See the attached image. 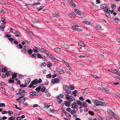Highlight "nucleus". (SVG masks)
<instances>
[{"label":"nucleus","instance_id":"obj_15","mask_svg":"<svg viewBox=\"0 0 120 120\" xmlns=\"http://www.w3.org/2000/svg\"><path fill=\"white\" fill-rule=\"evenodd\" d=\"M44 86V84H41L40 86H39L38 87H37L35 89V90H41V87H42V86Z\"/></svg>","mask_w":120,"mask_h":120},{"label":"nucleus","instance_id":"obj_30","mask_svg":"<svg viewBox=\"0 0 120 120\" xmlns=\"http://www.w3.org/2000/svg\"><path fill=\"white\" fill-rule=\"evenodd\" d=\"M33 52V50L31 49H29L28 50V52L30 55H31Z\"/></svg>","mask_w":120,"mask_h":120},{"label":"nucleus","instance_id":"obj_20","mask_svg":"<svg viewBox=\"0 0 120 120\" xmlns=\"http://www.w3.org/2000/svg\"><path fill=\"white\" fill-rule=\"evenodd\" d=\"M19 33L18 31H15L14 33V34L16 37L19 36Z\"/></svg>","mask_w":120,"mask_h":120},{"label":"nucleus","instance_id":"obj_32","mask_svg":"<svg viewBox=\"0 0 120 120\" xmlns=\"http://www.w3.org/2000/svg\"><path fill=\"white\" fill-rule=\"evenodd\" d=\"M108 89L107 87L105 85H103L101 88V90H107Z\"/></svg>","mask_w":120,"mask_h":120},{"label":"nucleus","instance_id":"obj_51","mask_svg":"<svg viewBox=\"0 0 120 120\" xmlns=\"http://www.w3.org/2000/svg\"><path fill=\"white\" fill-rule=\"evenodd\" d=\"M7 68L6 67H4L3 69H2V72H5L7 70Z\"/></svg>","mask_w":120,"mask_h":120},{"label":"nucleus","instance_id":"obj_38","mask_svg":"<svg viewBox=\"0 0 120 120\" xmlns=\"http://www.w3.org/2000/svg\"><path fill=\"white\" fill-rule=\"evenodd\" d=\"M37 55V54H36L35 53H34L32 54L31 55V57L32 58H35L36 56Z\"/></svg>","mask_w":120,"mask_h":120},{"label":"nucleus","instance_id":"obj_50","mask_svg":"<svg viewBox=\"0 0 120 120\" xmlns=\"http://www.w3.org/2000/svg\"><path fill=\"white\" fill-rule=\"evenodd\" d=\"M62 60V61L63 63V64H65L67 66V65L68 66V64L65 61L63 60Z\"/></svg>","mask_w":120,"mask_h":120},{"label":"nucleus","instance_id":"obj_5","mask_svg":"<svg viewBox=\"0 0 120 120\" xmlns=\"http://www.w3.org/2000/svg\"><path fill=\"white\" fill-rule=\"evenodd\" d=\"M79 107L76 103L75 102H74L71 105V108L73 109H77Z\"/></svg>","mask_w":120,"mask_h":120},{"label":"nucleus","instance_id":"obj_64","mask_svg":"<svg viewBox=\"0 0 120 120\" xmlns=\"http://www.w3.org/2000/svg\"><path fill=\"white\" fill-rule=\"evenodd\" d=\"M115 94L118 97L120 98V94L117 93H116L115 94Z\"/></svg>","mask_w":120,"mask_h":120},{"label":"nucleus","instance_id":"obj_41","mask_svg":"<svg viewBox=\"0 0 120 120\" xmlns=\"http://www.w3.org/2000/svg\"><path fill=\"white\" fill-rule=\"evenodd\" d=\"M52 64L50 62H48L47 64V66L49 68L51 66Z\"/></svg>","mask_w":120,"mask_h":120},{"label":"nucleus","instance_id":"obj_35","mask_svg":"<svg viewBox=\"0 0 120 120\" xmlns=\"http://www.w3.org/2000/svg\"><path fill=\"white\" fill-rule=\"evenodd\" d=\"M77 92V90H74L73 92L72 93L73 94V96L74 97H76V93Z\"/></svg>","mask_w":120,"mask_h":120},{"label":"nucleus","instance_id":"obj_34","mask_svg":"<svg viewBox=\"0 0 120 120\" xmlns=\"http://www.w3.org/2000/svg\"><path fill=\"white\" fill-rule=\"evenodd\" d=\"M76 111L75 109L73 110L71 112V114L72 115H74L76 113Z\"/></svg>","mask_w":120,"mask_h":120},{"label":"nucleus","instance_id":"obj_6","mask_svg":"<svg viewBox=\"0 0 120 120\" xmlns=\"http://www.w3.org/2000/svg\"><path fill=\"white\" fill-rule=\"evenodd\" d=\"M19 91H20L19 92V94L21 95H23V96L27 94L26 92L25 91V90H19Z\"/></svg>","mask_w":120,"mask_h":120},{"label":"nucleus","instance_id":"obj_18","mask_svg":"<svg viewBox=\"0 0 120 120\" xmlns=\"http://www.w3.org/2000/svg\"><path fill=\"white\" fill-rule=\"evenodd\" d=\"M39 50L42 53H43L45 54V53L47 52L45 49L43 48H40V50Z\"/></svg>","mask_w":120,"mask_h":120},{"label":"nucleus","instance_id":"obj_53","mask_svg":"<svg viewBox=\"0 0 120 120\" xmlns=\"http://www.w3.org/2000/svg\"><path fill=\"white\" fill-rule=\"evenodd\" d=\"M17 74L16 73H15L13 74L12 75V78L13 79H14L15 77H17Z\"/></svg>","mask_w":120,"mask_h":120},{"label":"nucleus","instance_id":"obj_37","mask_svg":"<svg viewBox=\"0 0 120 120\" xmlns=\"http://www.w3.org/2000/svg\"><path fill=\"white\" fill-rule=\"evenodd\" d=\"M99 103H101L103 104L104 103H105V101L103 99H100L99 100Z\"/></svg>","mask_w":120,"mask_h":120},{"label":"nucleus","instance_id":"obj_43","mask_svg":"<svg viewBox=\"0 0 120 120\" xmlns=\"http://www.w3.org/2000/svg\"><path fill=\"white\" fill-rule=\"evenodd\" d=\"M60 97L61 98H63L64 97V95L62 94H60L59 96H57V98L58 99H60L59 97Z\"/></svg>","mask_w":120,"mask_h":120},{"label":"nucleus","instance_id":"obj_1","mask_svg":"<svg viewBox=\"0 0 120 120\" xmlns=\"http://www.w3.org/2000/svg\"><path fill=\"white\" fill-rule=\"evenodd\" d=\"M37 91L35 92H31L30 93V97H32L34 95H38L39 94V91H41V92H45V93L48 92V90H36Z\"/></svg>","mask_w":120,"mask_h":120},{"label":"nucleus","instance_id":"obj_52","mask_svg":"<svg viewBox=\"0 0 120 120\" xmlns=\"http://www.w3.org/2000/svg\"><path fill=\"white\" fill-rule=\"evenodd\" d=\"M80 15V16L82 18H84L85 17L84 14L82 13H81L79 14V15Z\"/></svg>","mask_w":120,"mask_h":120},{"label":"nucleus","instance_id":"obj_47","mask_svg":"<svg viewBox=\"0 0 120 120\" xmlns=\"http://www.w3.org/2000/svg\"><path fill=\"white\" fill-rule=\"evenodd\" d=\"M0 12L1 14H5L6 13V11L3 9H1L0 11Z\"/></svg>","mask_w":120,"mask_h":120},{"label":"nucleus","instance_id":"obj_60","mask_svg":"<svg viewBox=\"0 0 120 120\" xmlns=\"http://www.w3.org/2000/svg\"><path fill=\"white\" fill-rule=\"evenodd\" d=\"M51 76V75L50 74H49L46 76L47 78H50Z\"/></svg>","mask_w":120,"mask_h":120},{"label":"nucleus","instance_id":"obj_16","mask_svg":"<svg viewBox=\"0 0 120 120\" xmlns=\"http://www.w3.org/2000/svg\"><path fill=\"white\" fill-rule=\"evenodd\" d=\"M62 45L63 47L66 49H68L69 48V46L66 44L63 43L62 44Z\"/></svg>","mask_w":120,"mask_h":120},{"label":"nucleus","instance_id":"obj_7","mask_svg":"<svg viewBox=\"0 0 120 120\" xmlns=\"http://www.w3.org/2000/svg\"><path fill=\"white\" fill-rule=\"evenodd\" d=\"M68 1L72 7H76V5L73 2L72 0H68Z\"/></svg>","mask_w":120,"mask_h":120},{"label":"nucleus","instance_id":"obj_28","mask_svg":"<svg viewBox=\"0 0 120 120\" xmlns=\"http://www.w3.org/2000/svg\"><path fill=\"white\" fill-rule=\"evenodd\" d=\"M113 116H114L116 120H119L120 119V117L118 115H115V113Z\"/></svg>","mask_w":120,"mask_h":120},{"label":"nucleus","instance_id":"obj_29","mask_svg":"<svg viewBox=\"0 0 120 120\" xmlns=\"http://www.w3.org/2000/svg\"><path fill=\"white\" fill-rule=\"evenodd\" d=\"M83 23L87 25H90V22L89 21H82Z\"/></svg>","mask_w":120,"mask_h":120},{"label":"nucleus","instance_id":"obj_63","mask_svg":"<svg viewBox=\"0 0 120 120\" xmlns=\"http://www.w3.org/2000/svg\"><path fill=\"white\" fill-rule=\"evenodd\" d=\"M111 8H112V9H115L116 8V5L114 4H113L112 5Z\"/></svg>","mask_w":120,"mask_h":120},{"label":"nucleus","instance_id":"obj_17","mask_svg":"<svg viewBox=\"0 0 120 120\" xmlns=\"http://www.w3.org/2000/svg\"><path fill=\"white\" fill-rule=\"evenodd\" d=\"M106 5L105 4H101L100 5V7L102 9H104L106 8Z\"/></svg>","mask_w":120,"mask_h":120},{"label":"nucleus","instance_id":"obj_46","mask_svg":"<svg viewBox=\"0 0 120 120\" xmlns=\"http://www.w3.org/2000/svg\"><path fill=\"white\" fill-rule=\"evenodd\" d=\"M93 101L95 104H97V103H99V101L97 100L93 99Z\"/></svg>","mask_w":120,"mask_h":120},{"label":"nucleus","instance_id":"obj_26","mask_svg":"<svg viewBox=\"0 0 120 120\" xmlns=\"http://www.w3.org/2000/svg\"><path fill=\"white\" fill-rule=\"evenodd\" d=\"M5 27V25H4V24H3L2 26H0V28H1L0 29V30L2 31H3Z\"/></svg>","mask_w":120,"mask_h":120},{"label":"nucleus","instance_id":"obj_8","mask_svg":"<svg viewBox=\"0 0 120 120\" xmlns=\"http://www.w3.org/2000/svg\"><path fill=\"white\" fill-rule=\"evenodd\" d=\"M107 111L109 114L113 116L114 114V113L109 109H107Z\"/></svg>","mask_w":120,"mask_h":120},{"label":"nucleus","instance_id":"obj_19","mask_svg":"<svg viewBox=\"0 0 120 120\" xmlns=\"http://www.w3.org/2000/svg\"><path fill=\"white\" fill-rule=\"evenodd\" d=\"M66 91L64 93L65 96H67L68 95V94L71 92V90H66Z\"/></svg>","mask_w":120,"mask_h":120},{"label":"nucleus","instance_id":"obj_12","mask_svg":"<svg viewBox=\"0 0 120 120\" xmlns=\"http://www.w3.org/2000/svg\"><path fill=\"white\" fill-rule=\"evenodd\" d=\"M30 82V78H29L27 79L25 81V83L26 85H27L29 84Z\"/></svg>","mask_w":120,"mask_h":120},{"label":"nucleus","instance_id":"obj_54","mask_svg":"<svg viewBox=\"0 0 120 120\" xmlns=\"http://www.w3.org/2000/svg\"><path fill=\"white\" fill-rule=\"evenodd\" d=\"M14 118L15 117L14 116L13 117H10L8 118V120H14Z\"/></svg>","mask_w":120,"mask_h":120},{"label":"nucleus","instance_id":"obj_62","mask_svg":"<svg viewBox=\"0 0 120 120\" xmlns=\"http://www.w3.org/2000/svg\"><path fill=\"white\" fill-rule=\"evenodd\" d=\"M26 85L24 84H22L20 85V86L21 87H25L26 86Z\"/></svg>","mask_w":120,"mask_h":120},{"label":"nucleus","instance_id":"obj_21","mask_svg":"<svg viewBox=\"0 0 120 120\" xmlns=\"http://www.w3.org/2000/svg\"><path fill=\"white\" fill-rule=\"evenodd\" d=\"M105 14L109 18H111V15L109 12L106 11L105 12Z\"/></svg>","mask_w":120,"mask_h":120},{"label":"nucleus","instance_id":"obj_58","mask_svg":"<svg viewBox=\"0 0 120 120\" xmlns=\"http://www.w3.org/2000/svg\"><path fill=\"white\" fill-rule=\"evenodd\" d=\"M51 57V59H52L56 60L57 61H59V60H57L56 58L55 57H54L53 56H52Z\"/></svg>","mask_w":120,"mask_h":120},{"label":"nucleus","instance_id":"obj_33","mask_svg":"<svg viewBox=\"0 0 120 120\" xmlns=\"http://www.w3.org/2000/svg\"><path fill=\"white\" fill-rule=\"evenodd\" d=\"M8 112L9 115L10 116H11V114H12L13 113V112L9 110H8Z\"/></svg>","mask_w":120,"mask_h":120},{"label":"nucleus","instance_id":"obj_56","mask_svg":"<svg viewBox=\"0 0 120 120\" xmlns=\"http://www.w3.org/2000/svg\"><path fill=\"white\" fill-rule=\"evenodd\" d=\"M83 106L85 108L87 107V105L86 104L85 102H83Z\"/></svg>","mask_w":120,"mask_h":120},{"label":"nucleus","instance_id":"obj_36","mask_svg":"<svg viewBox=\"0 0 120 120\" xmlns=\"http://www.w3.org/2000/svg\"><path fill=\"white\" fill-rule=\"evenodd\" d=\"M78 26L77 25H74L73 26H71V28L73 30H76V29L77 28H76V27H77Z\"/></svg>","mask_w":120,"mask_h":120},{"label":"nucleus","instance_id":"obj_25","mask_svg":"<svg viewBox=\"0 0 120 120\" xmlns=\"http://www.w3.org/2000/svg\"><path fill=\"white\" fill-rule=\"evenodd\" d=\"M113 19L114 20V21L116 23H118L120 21V19L117 18H113Z\"/></svg>","mask_w":120,"mask_h":120},{"label":"nucleus","instance_id":"obj_61","mask_svg":"<svg viewBox=\"0 0 120 120\" xmlns=\"http://www.w3.org/2000/svg\"><path fill=\"white\" fill-rule=\"evenodd\" d=\"M17 46H19V48L22 49V46L21 44H20L18 45Z\"/></svg>","mask_w":120,"mask_h":120},{"label":"nucleus","instance_id":"obj_40","mask_svg":"<svg viewBox=\"0 0 120 120\" xmlns=\"http://www.w3.org/2000/svg\"><path fill=\"white\" fill-rule=\"evenodd\" d=\"M45 54H46L47 56L48 57L51 59V57L52 56L51 55L49 54V53H47V52L45 53Z\"/></svg>","mask_w":120,"mask_h":120},{"label":"nucleus","instance_id":"obj_3","mask_svg":"<svg viewBox=\"0 0 120 120\" xmlns=\"http://www.w3.org/2000/svg\"><path fill=\"white\" fill-rule=\"evenodd\" d=\"M60 81L59 79L58 78H55V79H52L51 80V82L52 84L58 83Z\"/></svg>","mask_w":120,"mask_h":120},{"label":"nucleus","instance_id":"obj_48","mask_svg":"<svg viewBox=\"0 0 120 120\" xmlns=\"http://www.w3.org/2000/svg\"><path fill=\"white\" fill-rule=\"evenodd\" d=\"M77 104L79 105H82V102L79 101H77Z\"/></svg>","mask_w":120,"mask_h":120},{"label":"nucleus","instance_id":"obj_24","mask_svg":"<svg viewBox=\"0 0 120 120\" xmlns=\"http://www.w3.org/2000/svg\"><path fill=\"white\" fill-rule=\"evenodd\" d=\"M54 50L57 52H60L61 51V49L59 48H55L54 49Z\"/></svg>","mask_w":120,"mask_h":120},{"label":"nucleus","instance_id":"obj_55","mask_svg":"<svg viewBox=\"0 0 120 120\" xmlns=\"http://www.w3.org/2000/svg\"><path fill=\"white\" fill-rule=\"evenodd\" d=\"M103 21H104V22H105L107 26H109V24L106 20H105V19H104L103 20Z\"/></svg>","mask_w":120,"mask_h":120},{"label":"nucleus","instance_id":"obj_59","mask_svg":"<svg viewBox=\"0 0 120 120\" xmlns=\"http://www.w3.org/2000/svg\"><path fill=\"white\" fill-rule=\"evenodd\" d=\"M46 65V64L45 62H43L41 64V65L43 67H45Z\"/></svg>","mask_w":120,"mask_h":120},{"label":"nucleus","instance_id":"obj_4","mask_svg":"<svg viewBox=\"0 0 120 120\" xmlns=\"http://www.w3.org/2000/svg\"><path fill=\"white\" fill-rule=\"evenodd\" d=\"M66 98L67 100H69L70 101H73L75 100L74 98L72 96H67Z\"/></svg>","mask_w":120,"mask_h":120},{"label":"nucleus","instance_id":"obj_27","mask_svg":"<svg viewBox=\"0 0 120 120\" xmlns=\"http://www.w3.org/2000/svg\"><path fill=\"white\" fill-rule=\"evenodd\" d=\"M52 16L53 17H57L59 16V14L58 13H55L52 15Z\"/></svg>","mask_w":120,"mask_h":120},{"label":"nucleus","instance_id":"obj_14","mask_svg":"<svg viewBox=\"0 0 120 120\" xmlns=\"http://www.w3.org/2000/svg\"><path fill=\"white\" fill-rule=\"evenodd\" d=\"M96 26L97 28L98 29L102 30H103V29L101 27L100 25H99V24H97Z\"/></svg>","mask_w":120,"mask_h":120},{"label":"nucleus","instance_id":"obj_49","mask_svg":"<svg viewBox=\"0 0 120 120\" xmlns=\"http://www.w3.org/2000/svg\"><path fill=\"white\" fill-rule=\"evenodd\" d=\"M42 80L41 79H39L38 80L37 79V82L38 83H40L42 82Z\"/></svg>","mask_w":120,"mask_h":120},{"label":"nucleus","instance_id":"obj_13","mask_svg":"<svg viewBox=\"0 0 120 120\" xmlns=\"http://www.w3.org/2000/svg\"><path fill=\"white\" fill-rule=\"evenodd\" d=\"M74 10L75 13L78 15H79L81 13V12L77 9L75 8L74 9Z\"/></svg>","mask_w":120,"mask_h":120},{"label":"nucleus","instance_id":"obj_22","mask_svg":"<svg viewBox=\"0 0 120 120\" xmlns=\"http://www.w3.org/2000/svg\"><path fill=\"white\" fill-rule=\"evenodd\" d=\"M5 73L7 76H8L9 75H11L12 74L11 72L9 71H7Z\"/></svg>","mask_w":120,"mask_h":120},{"label":"nucleus","instance_id":"obj_11","mask_svg":"<svg viewBox=\"0 0 120 120\" xmlns=\"http://www.w3.org/2000/svg\"><path fill=\"white\" fill-rule=\"evenodd\" d=\"M78 45L82 47H84L86 46V45L84 43L80 41H79Z\"/></svg>","mask_w":120,"mask_h":120},{"label":"nucleus","instance_id":"obj_42","mask_svg":"<svg viewBox=\"0 0 120 120\" xmlns=\"http://www.w3.org/2000/svg\"><path fill=\"white\" fill-rule=\"evenodd\" d=\"M91 115H94V112L91 111H89L88 112Z\"/></svg>","mask_w":120,"mask_h":120},{"label":"nucleus","instance_id":"obj_10","mask_svg":"<svg viewBox=\"0 0 120 120\" xmlns=\"http://www.w3.org/2000/svg\"><path fill=\"white\" fill-rule=\"evenodd\" d=\"M63 88L64 90H68L69 89V86L65 84L63 85Z\"/></svg>","mask_w":120,"mask_h":120},{"label":"nucleus","instance_id":"obj_23","mask_svg":"<svg viewBox=\"0 0 120 120\" xmlns=\"http://www.w3.org/2000/svg\"><path fill=\"white\" fill-rule=\"evenodd\" d=\"M95 105L97 106H106V104L105 103H104L103 104H96Z\"/></svg>","mask_w":120,"mask_h":120},{"label":"nucleus","instance_id":"obj_57","mask_svg":"<svg viewBox=\"0 0 120 120\" xmlns=\"http://www.w3.org/2000/svg\"><path fill=\"white\" fill-rule=\"evenodd\" d=\"M25 98H22V99H21V104H23L25 101Z\"/></svg>","mask_w":120,"mask_h":120},{"label":"nucleus","instance_id":"obj_45","mask_svg":"<svg viewBox=\"0 0 120 120\" xmlns=\"http://www.w3.org/2000/svg\"><path fill=\"white\" fill-rule=\"evenodd\" d=\"M8 82L10 83H13L14 82V81L13 80L10 79H9Z\"/></svg>","mask_w":120,"mask_h":120},{"label":"nucleus","instance_id":"obj_31","mask_svg":"<svg viewBox=\"0 0 120 120\" xmlns=\"http://www.w3.org/2000/svg\"><path fill=\"white\" fill-rule=\"evenodd\" d=\"M69 89L71 90H73L75 89V87L72 85H69Z\"/></svg>","mask_w":120,"mask_h":120},{"label":"nucleus","instance_id":"obj_2","mask_svg":"<svg viewBox=\"0 0 120 120\" xmlns=\"http://www.w3.org/2000/svg\"><path fill=\"white\" fill-rule=\"evenodd\" d=\"M37 83H38L37 82V79H35L31 81L30 85L28 86V87L30 88H35L36 86H35L34 85H36Z\"/></svg>","mask_w":120,"mask_h":120},{"label":"nucleus","instance_id":"obj_39","mask_svg":"<svg viewBox=\"0 0 120 120\" xmlns=\"http://www.w3.org/2000/svg\"><path fill=\"white\" fill-rule=\"evenodd\" d=\"M37 56L38 58L41 59L43 58L41 55L39 53H37Z\"/></svg>","mask_w":120,"mask_h":120},{"label":"nucleus","instance_id":"obj_9","mask_svg":"<svg viewBox=\"0 0 120 120\" xmlns=\"http://www.w3.org/2000/svg\"><path fill=\"white\" fill-rule=\"evenodd\" d=\"M64 103L65 106L67 107H69L71 106V103L69 101H65Z\"/></svg>","mask_w":120,"mask_h":120},{"label":"nucleus","instance_id":"obj_44","mask_svg":"<svg viewBox=\"0 0 120 120\" xmlns=\"http://www.w3.org/2000/svg\"><path fill=\"white\" fill-rule=\"evenodd\" d=\"M58 72L60 74H63L64 73V71L63 69H61Z\"/></svg>","mask_w":120,"mask_h":120}]
</instances>
